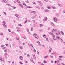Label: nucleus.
<instances>
[{
	"mask_svg": "<svg viewBox=\"0 0 65 65\" xmlns=\"http://www.w3.org/2000/svg\"><path fill=\"white\" fill-rule=\"evenodd\" d=\"M50 58H53V56L50 55Z\"/></svg>",
	"mask_w": 65,
	"mask_h": 65,
	"instance_id": "39",
	"label": "nucleus"
},
{
	"mask_svg": "<svg viewBox=\"0 0 65 65\" xmlns=\"http://www.w3.org/2000/svg\"><path fill=\"white\" fill-rule=\"evenodd\" d=\"M8 31L9 32H11V31H10V29H8Z\"/></svg>",
	"mask_w": 65,
	"mask_h": 65,
	"instance_id": "61",
	"label": "nucleus"
},
{
	"mask_svg": "<svg viewBox=\"0 0 65 65\" xmlns=\"http://www.w3.org/2000/svg\"><path fill=\"white\" fill-rule=\"evenodd\" d=\"M17 17L18 18H20V16L18 15L17 16Z\"/></svg>",
	"mask_w": 65,
	"mask_h": 65,
	"instance_id": "48",
	"label": "nucleus"
},
{
	"mask_svg": "<svg viewBox=\"0 0 65 65\" xmlns=\"http://www.w3.org/2000/svg\"><path fill=\"white\" fill-rule=\"evenodd\" d=\"M13 21L14 22V23H15V20H13Z\"/></svg>",
	"mask_w": 65,
	"mask_h": 65,
	"instance_id": "62",
	"label": "nucleus"
},
{
	"mask_svg": "<svg viewBox=\"0 0 65 65\" xmlns=\"http://www.w3.org/2000/svg\"><path fill=\"white\" fill-rule=\"evenodd\" d=\"M31 18L32 19H35V18H36V17L35 16H34V17H32Z\"/></svg>",
	"mask_w": 65,
	"mask_h": 65,
	"instance_id": "19",
	"label": "nucleus"
},
{
	"mask_svg": "<svg viewBox=\"0 0 65 65\" xmlns=\"http://www.w3.org/2000/svg\"><path fill=\"white\" fill-rule=\"evenodd\" d=\"M0 61H2V57H0Z\"/></svg>",
	"mask_w": 65,
	"mask_h": 65,
	"instance_id": "17",
	"label": "nucleus"
},
{
	"mask_svg": "<svg viewBox=\"0 0 65 65\" xmlns=\"http://www.w3.org/2000/svg\"><path fill=\"white\" fill-rule=\"evenodd\" d=\"M4 52H5V53H7V50H5Z\"/></svg>",
	"mask_w": 65,
	"mask_h": 65,
	"instance_id": "47",
	"label": "nucleus"
},
{
	"mask_svg": "<svg viewBox=\"0 0 65 65\" xmlns=\"http://www.w3.org/2000/svg\"><path fill=\"white\" fill-rule=\"evenodd\" d=\"M43 25L42 24H41L39 25V27H42Z\"/></svg>",
	"mask_w": 65,
	"mask_h": 65,
	"instance_id": "14",
	"label": "nucleus"
},
{
	"mask_svg": "<svg viewBox=\"0 0 65 65\" xmlns=\"http://www.w3.org/2000/svg\"><path fill=\"white\" fill-rule=\"evenodd\" d=\"M17 21H21V19H17Z\"/></svg>",
	"mask_w": 65,
	"mask_h": 65,
	"instance_id": "36",
	"label": "nucleus"
},
{
	"mask_svg": "<svg viewBox=\"0 0 65 65\" xmlns=\"http://www.w3.org/2000/svg\"><path fill=\"white\" fill-rule=\"evenodd\" d=\"M27 32H29V29H27Z\"/></svg>",
	"mask_w": 65,
	"mask_h": 65,
	"instance_id": "59",
	"label": "nucleus"
},
{
	"mask_svg": "<svg viewBox=\"0 0 65 65\" xmlns=\"http://www.w3.org/2000/svg\"><path fill=\"white\" fill-rule=\"evenodd\" d=\"M31 31H33V27H32L31 28Z\"/></svg>",
	"mask_w": 65,
	"mask_h": 65,
	"instance_id": "30",
	"label": "nucleus"
},
{
	"mask_svg": "<svg viewBox=\"0 0 65 65\" xmlns=\"http://www.w3.org/2000/svg\"><path fill=\"white\" fill-rule=\"evenodd\" d=\"M32 55L34 57H35V54H33Z\"/></svg>",
	"mask_w": 65,
	"mask_h": 65,
	"instance_id": "33",
	"label": "nucleus"
},
{
	"mask_svg": "<svg viewBox=\"0 0 65 65\" xmlns=\"http://www.w3.org/2000/svg\"><path fill=\"white\" fill-rule=\"evenodd\" d=\"M37 53L38 54V55H39V52H38V51H37Z\"/></svg>",
	"mask_w": 65,
	"mask_h": 65,
	"instance_id": "53",
	"label": "nucleus"
},
{
	"mask_svg": "<svg viewBox=\"0 0 65 65\" xmlns=\"http://www.w3.org/2000/svg\"><path fill=\"white\" fill-rule=\"evenodd\" d=\"M30 45H31V46H32V47H33V45H32V44H31Z\"/></svg>",
	"mask_w": 65,
	"mask_h": 65,
	"instance_id": "60",
	"label": "nucleus"
},
{
	"mask_svg": "<svg viewBox=\"0 0 65 65\" xmlns=\"http://www.w3.org/2000/svg\"><path fill=\"white\" fill-rule=\"evenodd\" d=\"M49 33L50 34H51V35L52 36V37H53V38H55V35H54V34H53V33L49 32Z\"/></svg>",
	"mask_w": 65,
	"mask_h": 65,
	"instance_id": "2",
	"label": "nucleus"
},
{
	"mask_svg": "<svg viewBox=\"0 0 65 65\" xmlns=\"http://www.w3.org/2000/svg\"><path fill=\"white\" fill-rule=\"evenodd\" d=\"M3 26L4 27H5V28H7V25H6L5 24H3Z\"/></svg>",
	"mask_w": 65,
	"mask_h": 65,
	"instance_id": "7",
	"label": "nucleus"
},
{
	"mask_svg": "<svg viewBox=\"0 0 65 65\" xmlns=\"http://www.w3.org/2000/svg\"><path fill=\"white\" fill-rule=\"evenodd\" d=\"M53 21L57 23V21H59V19H58L57 18L55 17L53 18Z\"/></svg>",
	"mask_w": 65,
	"mask_h": 65,
	"instance_id": "1",
	"label": "nucleus"
},
{
	"mask_svg": "<svg viewBox=\"0 0 65 65\" xmlns=\"http://www.w3.org/2000/svg\"><path fill=\"white\" fill-rule=\"evenodd\" d=\"M44 11L45 12H48V11H49V10L47 9H45L44 10Z\"/></svg>",
	"mask_w": 65,
	"mask_h": 65,
	"instance_id": "5",
	"label": "nucleus"
},
{
	"mask_svg": "<svg viewBox=\"0 0 65 65\" xmlns=\"http://www.w3.org/2000/svg\"><path fill=\"white\" fill-rule=\"evenodd\" d=\"M58 33L59 35H61V34H60V31H58Z\"/></svg>",
	"mask_w": 65,
	"mask_h": 65,
	"instance_id": "23",
	"label": "nucleus"
},
{
	"mask_svg": "<svg viewBox=\"0 0 65 65\" xmlns=\"http://www.w3.org/2000/svg\"><path fill=\"white\" fill-rule=\"evenodd\" d=\"M18 15V14H15V15L16 17H17Z\"/></svg>",
	"mask_w": 65,
	"mask_h": 65,
	"instance_id": "64",
	"label": "nucleus"
},
{
	"mask_svg": "<svg viewBox=\"0 0 65 65\" xmlns=\"http://www.w3.org/2000/svg\"><path fill=\"white\" fill-rule=\"evenodd\" d=\"M32 13H34L35 14V13H36V12H35V11H32Z\"/></svg>",
	"mask_w": 65,
	"mask_h": 65,
	"instance_id": "26",
	"label": "nucleus"
},
{
	"mask_svg": "<svg viewBox=\"0 0 65 65\" xmlns=\"http://www.w3.org/2000/svg\"><path fill=\"white\" fill-rule=\"evenodd\" d=\"M46 39L47 41H48V42H49V40H48V38H46Z\"/></svg>",
	"mask_w": 65,
	"mask_h": 65,
	"instance_id": "34",
	"label": "nucleus"
},
{
	"mask_svg": "<svg viewBox=\"0 0 65 65\" xmlns=\"http://www.w3.org/2000/svg\"><path fill=\"white\" fill-rule=\"evenodd\" d=\"M43 62L44 63H47V62H46V61L45 60L43 61Z\"/></svg>",
	"mask_w": 65,
	"mask_h": 65,
	"instance_id": "21",
	"label": "nucleus"
},
{
	"mask_svg": "<svg viewBox=\"0 0 65 65\" xmlns=\"http://www.w3.org/2000/svg\"><path fill=\"white\" fill-rule=\"evenodd\" d=\"M19 58L21 60H23V58L22 56H20Z\"/></svg>",
	"mask_w": 65,
	"mask_h": 65,
	"instance_id": "6",
	"label": "nucleus"
},
{
	"mask_svg": "<svg viewBox=\"0 0 65 65\" xmlns=\"http://www.w3.org/2000/svg\"><path fill=\"white\" fill-rule=\"evenodd\" d=\"M36 34H34L33 35V36L35 37H36Z\"/></svg>",
	"mask_w": 65,
	"mask_h": 65,
	"instance_id": "22",
	"label": "nucleus"
},
{
	"mask_svg": "<svg viewBox=\"0 0 65 65\" xmlns=\"http://www.w3.org/2000/svg\"><path fill=\"white\" fill-rule=\"evenodd\" d=\"M48 57V55H47V56H45L44 57V58H45V59H47V58Z\"/></svg>",
	"mask_w": 65,
	"mask_h": 65,
	"instance_id": "11",
	"label": "nucleus"
},
{
	"mask_svg": "<svg viewBox=\"0 0 65 65\" xmlns=\"http://www.w3.org/2000/svg\"><path fill=\"white\" fill-rule=\"evenodd\" d=\"M1 46V47H4V45H2Z\"/></svg>",
	"mask_w": 65,
	"mask_h": 65,
	"instance_id": "46",
	"label": "nucleus"
},
{
	"mask_svg": "<svg viewBox=\"0 0 65 65\" xmlns=\"http://www.w3.org/2000/svg\"><path fill=\"white\" fill-rule=\"evenodd\" d=\"M35 7L37 8H38L39 9H40V8L38 6H35Z\"/></svg>",
	"mask_w": 65,
	"mask_h": 65,
	"instance_id": "12",
	"label": "nucleus"
},
{
	"mask_svg": "<svg viewBox=\"0 0 65 65\" xmlns=\"http://www.w3.org/2000/svg\"><path fill=\"white\" fill-rule=\"evenodd\" d=\"M23 5H24L25 6H27V5L25 4L24 3H23Z\"/></svg>",
	"mask_w": 65,
	"mask_h": 65,
	"instance_id": "25",
	"label": "nucleus"
},
{
	"mask_svg": "<svg viewBox=\"0 0 65 65\" xmlns=\"http://www.w3.org/2000/svg\"><path fill=\"white\" fill-rule=\"evenodd\" d=\"M52 8L53 9H55L56 8V7H55L53 6L52 7Z\"/></svg>",
	"mask_w": 65,
	"mask_h": 65,
	"instance_id": "20",
	"label": "nucleus"
},
{
	"mask_svg": "<svg viewBox=\"0 0 65 65\" xmlns=\"http://www.w3.org/2000/svg\"><path fill=\"white\" fill-rule=\"evenodd\" d=\"M3 24H6V22L4 21H3Z\"/></svg>",
	"mask_w": 65,
	"mask_h": 65,
	"instance_id": "45",
	"label": "nucleus"
},
{
	"mask_svg": "<svg viewBox=\"0 0 65 65\" xmlns=\"http://www.w3.org/2000/svg\"><path fill=\"white\" fill-rule=\"evenodd\" d=\"M38 45H40V46H41V44L40 43H39V44H38Z\"/></svg>",
	"mask_w": 65,
	"mask_h": 65,
	"instance_id": "56",
	"label": "nucleus"
},
{
	"mask_svg": "<svg viewBox=\"0 0 65 65\" xmlns=\"http://www.w3.org/2000/svg\"><path fill=\"white\" fill-rule=\"evenodd\" d=\"M25 63H28V62L26 60H25Z\"/></svg>",
	"mask_w": 65,
	"mask_h": 65,
	"instance_id": "49",
	"label": "nucleus"
},
{
	"mask_svg": "<svg viewBox=\"0 0 65 65\" xmlns=\"http://www.w3.org/2000/svg\"><path fill=\"white\" fill-rule=\"evenodd\" d=\"M61 64L62 65H65V64H64V63H61Z\"/></svg>",
	"mask_w": 65,
	"mask_h": 65,
	"instance_id": "63",
	"label": "nucleus"
},
{
	"mask_svg": "<svg viewBox=\"0 0 65 65\" xmlns=\"http://www.w3.org/2000/svg\"><path fill=\"white\" fill-rule=\"evenodd\" d=\"M50 29H51V27H49V28H48L47 30H48V31H49V30H50Z\"/></svg>",
	"mask_w": 65,
	"mask_h": 65,
	"instance_id": "32",
	"label": "nucleus"
},
{
	"mask_svg": "<svg viewBox=\"0 0 65 65\" xmlns=\"http://www.w3.org/2000/svg\"><path fill=\"white\" fill-rule=\"evenodd\" d=\"M15 44H13V46H15Z\"/></svg>",
	"mask_w": 65,
	"mask_h": 65,
	"instance_id": "58",
	"label": "nucleus"
},
{
	"mask_svg": "<svg viewBox=\"0 0 65 65\" xmlns=\"http://www.w3.org/2000/svg\"><path fill=\"white\" fill-rule=\"evenodd\" d=\"M58 5L59 6H60V7H61V4H58Z\"/></svg>",
	"mask_w": 65,
	"mask_h": 65,
	"instance_id": "28",
	"label": "nucleus"
},
{
	"mask_svg": "<svg viewBox=\"0 0 65 65\" xmlns=\"http://www.w3.org/2000/svg\"><path fill=\"white\" fill-rule=\"evenodd\" d=\"M0 35L2 36L3 35V33H0Z\"/></svg>",
	"mask_w": 65,
	"mask_h": 65,
	"instance_id": "35",
	"label": "nucleus"
},
{
	"mask_svg": "<svg viewBox=\"0 0 65 65\" xmlns=\"http://www.w3.org/2000/svg\"><path fill=\"white\" fill-rule=\"evenodd\" d=\"M60 39L61 40V43H63V40L61 38H60Z\"/></svg>",
	"mask_w": 65,
	"mask_h": 65,
	"instance_id": "15",
	"label": "nucleus"
},
{
	"mask_svg": "<svg viewBox=\"0 0 65 65\" xmlns=\"http://www.w3.org/2000/svg\"><path fill=\"white\" fill-rule=\"evenodd\" d=\"M60 32L62 35H64V32L62 31H60Z\"/></svg>",
	"mask_w": 65,
	"mask_h": 65,
	"instance_id": "9",
	"label": "nucleus"
},
{
	"mask_svg": "<svg viewBox=\"0 0 65 65\" xmlns=\"http://www.w3.org/2000/svg\"><path fill=\"white\" fill-rule=\"evenodd\" d=\"M57 38V39H59L60 38V37H56Z\"/></svg>",
	"mask_w": 65,
	"mask_h": 65,
	"instance_id": "43",
	"label": "nucleus"
},
{
	"mask_svg": "<svg viewBox=\"0 0 65 65\" xmlns=\"http://www.w3.org/2000/svg\"><path fill=\"white\" fill-rule=\"evenodd\" d=\"M7 55V53H5L4 54L5 56H6V55Z\"/></svg>",
	"mask_w": 65,
	"mask_h": 65,
	"instance_id": "54",
	"label": "nucleus"
},
{
	"mask_svg": "<svg viewBox=\"0 0 65 65\" xmlns=\"http://www.w3.org/2000/svg\"><path fill=\"white\" fill-rule=\"evenodd\" d=\"M28 34H29V35H31V33H30V32H29L28 31Z\"/></svg>",
	"mask_w": 65,
	"mask_h": 65,
	"instance_id": "41",
	"label": "nucleus"
},
{
	"mask_svg": "<svg viewBox=\"0 0 65 65\" xmlns=\"http://www.w3.org/2000/svg\"><path fill=\"white\" fill-rule=\"evenodd\" d=\"M26 2V3H30V2L29 1H28L26 0L25 1Z\"/></svg>",
	"mask_w": 65,
	"mask_h": 65,
	"instance_id": "16",
	"label": "nucleus"
},
{
	"mask_svg": "<svg viewBox=\"0 0 65 65\" xmlns=\"http://www.w3.org/2000/svg\"><path fill=\"white\" fill-rule=\"evenodd\" d=\"M16 40H20V39H19V38L17 37L16 38Z\"/></svg>",
	"mask_w": 65,
	"mask_h": 65,
	"instance_id": "24",
	"label": "nucleus"
},
{
	"mask_svg": "<svg viewBox=\"0 0 65 65\" xmlns=\"http://www.w3.org/2000/svg\"><path fill=\"white\" fill-rule=\"evenodd\" d=\"M26 7H27V8H32V7H30L29 6H27Z\"/></svg>",
	"mask_w": 65,
	"mask_h": 65,
	"instance_id": "13",
	"label": "nucleus"
},
{
	"mask_svg": "<svg viewBox=\"0 0 65 65\" xmlns=\"http://www.w3.org/2000/svg\"><path fill=\"white\" fill-rule=\"evenodd\" d=\"M32 3L33 4H36V3H35V2H32Z\"/></svg>",
	"mask_w": 65,
	"mask_h": 65,
	"instance_id": "52",
	"label": "nucleus"
},
{
	"mask_svg": "<svg viewBox=\"0 0 65 65\" xmlns=\"http://www.w3.org/2000/svg\"><path fill=\"white\" fill-rule=\"evenodd\" d=\"M47 8H48V9H50V7H47Z\"/></svg>",
	"mask_w": 65,
	"mask_h": 65,
	"instance_id": "51",
	"label": "nucleus"
},
{
	"mask_svg": "<svg viewBox=\"0 0 65 65\" xmlns=\"http://www.w3.org/2000/svg\"><path fill=\"white\" fill-rule=\"evenodd\" d=\"M19 26H22V25H21V24H19L18 25Z\"/></svg>",
	"mask_w": 65,
	"mask_h": 65,
	"instance_id": "44",
	"label": "nucleus"
},
{
	"mask_svg": "<svg viewBox=\"0 0 65 65\" xmlns=\"http://www.w3.org/2000/svg\"><path fill=\"white\" fill-rule=\"evenodd\" d=\"M12 8L13 9H15L16 8V7H12Z\"/></svg>",
	"mask_w": 65,
	"mask_h": 65,
	"instance_id": "37",
	"label": "nucleus"
},
{
	"mask_svg": "<svg viewBox=\"0 0 65 65\" xmlns=\"http://www.w3.org/2000/svg\"><path fill=\"white\" fill-rule=\"evenodd\" d=\"M27 56L28 58H30V55H29V54H27Z\"/></svg>",
	"mask_w": 65,
	"mask_h": 65,
	"instance_id": "31",
	"label": "nucleus"
},
{
	"mask_svg": "<svg viewBox=\"0 0 65 65\" xmlns=\"http://www.w3.org/2000/svg\"><path fill=\"white\" fill-rule=\"evenodd\" d=\"M7 5H8L9 6H11V5L8 4H7Z\"/></svg>",
	"mask_w": 65,
	"mask_h": 65,
	"instance_id": "42",
	"label": "nucleus"
},
{
	"mask_svg": "<svg viewBox=\"0 0 65 65\" xmlns=\"http://www.w3.org/2000/svg\"><path fill=\"white\" fill-rule=\"evenodd\" d=\"M58 30L57 29H53V30L52 31V32H54V31H58Z\"/></svg>",
	"mask_w": 65,
	"mask_h": 65,
	"instance_id": "4",
	"label": "nucleus"
},
{
	"mask_svg": "<svg viewBox=\"0 0 65 65\" xmlns=\"http://www.w3.org/2000/svg\"><path fill=\"white\" fill-rule=\"evenodd\" d=\"M38 3H41V2L40 1H38Z\"/></svg>",
	"mask_w": 65,
	"mask_h": 65,
	"instance_id": "50",
	"label": "nucleus"
},
{
	"mask_svg": "<svg viewBox=\"0 0 65 65\" xmlns=\"http://www.w3.org/2000/svg\"><path fill=\"white\" fill-rule=\"evenodd\" d=\"M37 42L38 43H40V42L38 41H37Z\"/></svg>",
	"mask_w": 65,
	"mask_h": 65,
	"instance_id": "55",
	"label": "nucleus"
},
{
	"mask_svg": "<svg viewBox=\"0 0 65 65\" xmlns=\"http://www.w3.org/2000/svg\"><path fill=\"white\" fill-rule=\"evenodd\" d=\"M43 37H45V38H46V36L45 35H43Z\"/></svg>",
	"mask_w": 65,
	"mask_h": 65,
	"instance_id": "18",
	"label": "nucleus"
},
{
	"mask_svg": "<svg viewBox=\"0 0 65 65\" xmlns=\"http://www.w3.org/2000/svg\"><path fill=\"white\" fill-rule=\"evenodd\" d=\"M35 26H36V25H35V24H34L33 25V27H35Z\"/></svg>",
	"mask_w": 65,
	"mask_h": 65,
	"instance_id": "40",
	"label": "nucleus"
},
{
	"mask_svg": "<svg viewBox=\"0 0 65 65\" xmlns=\"http://www.w3.org/2000/svg\"><path fill=\"white\" fill-rule=\"evenodd\" d=\"M51 24L52 26H53V27H55V24H54V23H51Z\"/></svg>",
	"mask_w": 65,
	"mask_h": 65,
	"instance_id": "8",
	"label": "nucleus"
},
{
	"mask_svg": "<svg viewBox=\"0 0 65 65\" xmlns=\"http://www.w3.org/2000/svg\"><path fill=\"white\" fill-rule=\"evenodd\" d=\"M19 47L21 50H23V47L21 46H20Z\"/></svg>",
	"mask_w": 65,
	"mask_h": 65,
	"instance_id": "27",
	"label": "nucleus"
},
{
	"mask_svg": "<svg viewBox=\"0 0 65 65\" xmlns=\"http://www.w3.org/2000/svg\"><path fill=\"white\" fill-rule=\"evenodd\" d=\"M58 60H59V61H61L62 60V59H60V58H58Z\"/></svg>",
	"mask_w": 65,
	"mask_h": 65,
	"instance_id": "57",
	"label": "nucleus"
},
{
	"mask_svg": "<svg viewBox=\"0 0 65 65\" xmlns=\"http://www.w3.org/2000/svg\"><path fill=\"white\" fill-rule=\"evenodd\" d=\"M19 63H20V64H21V65H23V63H22V62H21V61L19 62Z\"/></svg>",
	"mask_w": 65,
	"mask_h": 65,
	"instance_id": "29",
	"label": "nucleus"
},
{
	"mask_svg": "<svg viewBox=\"0 0 65 65\" xmlns=\"http://www.w3.org/2000/svg\"><path fill=\"white\" fill-rule=\"evenodd\" d=\"M43 22H45V21H46L47 20V17H44V19H43Z\"/></svg>",
	"mask_w": 65,
	"mask_h": 65,
	"instance_id": "3",
	"label": "nucleus"
},
{
	"mask_svg": "<svg viewBox=\"0 0 65 65\" xmlns=\"http://www.w3.org/2000/svg\"><path fill=\"white\" fill-rule=\"evenodd\" d=\"M19 5L20 7H21L22 8H23L24 7H23V5H22V4H19Z\"/></svg>",
	"mask_w": 65,
	"mask_h": 65,
	"instance_id": "10",
	"label": "nucleus"
},
{
	"mask_svg": "<svg viewBox=\"0 0 65 65\" xmlns=\"http://www.w3.org/2000/svg\"><path fill=\"white\" fill-rule=\"evenodd\" d=\"M59 58H61L63 57V56H59Z\"/></svg>",
	"mask_w": 65,
	"mask_h": 65,
	"instance_id": "38",
	"label": "nucleus"
}]
</instances>
